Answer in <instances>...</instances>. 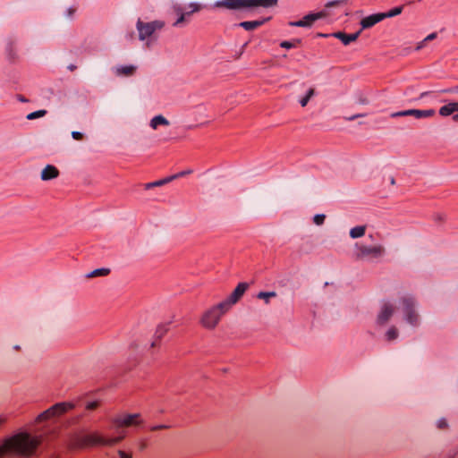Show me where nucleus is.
<instances>
[{"label": "nucleus", "mask_w": 458, "mask_h": 458, "mask_svg": "<svg viewBox=\"0 0 458 458\" xmlns=\"http://www.w3.org/2000/svg\"><path fill=\"white\" fill-rule=\"evenodd\" d=\"M41 443V437L29 433H18L0 444V458L32 456Z\"/></svg>", "instance_id": "nucleus-1"}, {"label": "nucleus", "mask_w": 458, "mask_h": 458, "mask_svg": "<svg viewBox=\"0 0 458 458\" xmlns=\"http://www.w3.org/2000/svg\"><path fill=\"white\" fill-rule=\"evenodd\" d=\"M124 438V432L119 437H107L98 432L89 434L74 433L71 435L66 442V446L70 451L81 450L97 445L111 446Z\"/></svg>", "instance_id": "nucleus-2"}, {"label": "nucleus", "mask_w": 458, "mask_h": 458, "mask_svg": "<svg viewBox=\"0 0 458 458\" xmlns=\"http://www.w3.org/2000/svg\"><path fill=\"white\" fill-rule=\"evenodd\" d=\"M278 0H221L216 3V7L229 10L263 7L269 8L276 5Z\"/></svg>", "instance_id": "nucleus-3"}, {"label": "nucleus", "mask_w": 458, "mask_h": 458, "mask_svg": "<svg viewBox=\"0 0 458 458\" xmlns=\"http://www.w3.org/2000/svg\"><path fill=\"white\" fill-rule=\"evenodd\" d=\"M228 311L222 302L215 304L203 312L200 324L204 328L214 329Z\"/></svg>", "instance_id": "nucleus-4"}, {"label": "nucleus", "mask_w": 458, "mask_h": 458, "mask_svg": "<svg viewBox=\"0 0 458 458\" xmlns=\"http://www.w3.org/2000/svg\"><path fill=\"white\" fill-rule=\"evenodd\" d=\"M75 407V403L72 402H63L58 403L51 406L47 411L40 413L36 421L37 422H42L47 420H50L52 418L59 417L69 411L72 410Z\"/></svg>", "instance_id": "nucleus-5"}, {"label": "nucleus", "mask_w": 458, "mask_h": 458, "mask_svg": "<svg viewBox=\"0 0 458 458\" xmlns=\"http://www.w3.org/2000/svg\"><path fill=\"white\" fill-rule=\"evenodd\" d=\"M112 428L115 429L117 436L119 437L123 431L124 432V437L126 436L125 428L136 426L140 423V415L139 414H123L117 416L113 420Z\"/></svg>", "instance_id": "nucleus-6"}, {"label": "nucleus", "mask_w": 458, "mask_h": 458, "mask_svg": "<svg viewBox=\"0 0 458 458\" xmlns=\"http://www.w3.org/2000/svg\"><path fill=\"white\" fill-rule=\"evenodd\" d=\"M165 23L161 21H154L151 22L144 23L140 20L137 22V29L139 30V38L140 40H145L149 38L156 30H161Z\"/></svg>", "instance_id": "nucleus-7"}, {"label": "nucleus", "mask_w": 458, "mask_h": 458, "mask_svg": "<svg viewBox=\"0 0 458 458\" xmlns=\"http://www.w3.org/2000/svg\"><path fill=\"white\" fill-rule=\"evenodd\" d=\"M357 257L360 259L371 257L378 258L384 255L385 248L382 245L366 246L363 244H356Z\"/></svg>", "instance_id": "nucleus-8"}, {"label": "nucleus", "mask_w": 458, "mask_h": 458, "mask_svg": "<svg viewBox=\"0 0 458 458\" xmlns=\"http://www.w3.org/2000/svg\"><path fill=\"white\" fill-rule=\"evenodd\" d=\"M248 288L249 284L247 283H239L230 296L221 302L230 310L231 308L242 299Z\"/></svg>", "instance_id": "nucleus-9"}, {"label": "nucleus", "mask_w": 458, "mask_h": 458, "mask_svg": "<svg viewBox=\"0 0 458 458\" xmlns=\"http://www.w3.org/2000/svg\"><path fill=\"white\" fill-rule=\"evenodd\" d=\"M403 306V311L406 315L407 321L416 326L419 322V315L415 312L413 310L414 307V301L411 297H405L402 300Z\"/></svg>", "instance_id": "nucleus-10"}, {"label": "nucleus", "mask_w": 458, "mask_h": 458, "mask_svg": "<svg viewBox=\"0 0 458 458\" xmlns=\"http://www.w3.org/2000/svg\"><path fill=\"white\" fill-rule=\"evenodd\" d=\"M326 16H327V13L326 11H321L315 13H310L304 16L301 20L291 22L290 24L296 27H310L314 23V21Z\"/></svg>", "instance_id": "nucleus-11"}, {"label": "nucleus", "mask_w": 458, "mask_h": 458, "mask_svg": "<svg viewBox=\"0 0 458 458\" xmlns=\"http://www.w3.org/2000/svg\"><path fill=\"white\" fill-rule=\"evenodd\" d=\"M386 18L383 13H374L363 18L360 21V25L362 29H369L374 26L375 24L380 22Z\"/></svg>", "instance_id": "nucleus-12"}, {"label": "nucleus", "mask_w": 458, "mask_h": 458, "mask_svg": "<svg viewBox=\"0 0 458 458\" xmlns=\"http://www.w3.org/2000/svg\"><path fill=\"white\" fill-rule=\"evenodd\" d=\"M394 313V307L389 303H385L377 317V321L380 324L386 323Z\"/></svg>", "instance_id": "nucleus-13"}, {"label": "nucleus", "mask_w": 458, "mask_h": 458, "mask_svg": "<svg viewBox=\"0 0 458 458\" xmlns=\"http://www.w3.org/2000/svg\"><path fill=\"white\" fill-rule=\"evenodd\" d=\"M59 175L58 169L52 165H47L41 172V179L43 181H48L56 178Z\"/></svg>", "instance_id": "nucleus-14"}, {"label": "nucleus", "mask_w": 458, "mask_h": 458, "mask_svg": "<svg viewBox=\"0 0 458 458\" xmlns=\"http://www.w3.org/2000/svg\"><path fill=\"white\" fill-rule=\"evenodd\" d=\"M454 112H458V102L448 103L439 109V114L442 116L451 115Z\"/></svg>", "instance_id": "nucleus-15"}, {"label": "nucleus", "mask_w": 458, "mask_h": 458, "mask_svg": "<svg viewBox=\"0 0 458 458\" xmlns=\"http://www.w3.org/2000/svg\"><path fill=\"white\" fill-rule=\"evenodd\" d=\"M359 36V33H353V34H345L344 32H336L334 33V37L340 39L343 44L349 45L351 42H353L357 39Z\"/></svg>", "instance_id": "nucleus-16"}, {"label": "nucleus", "mask_w": 458, "mask_h": 458, "mask_svg": "<svg viewBox=\"0 0 458 458\" xmlns=\"http://www.w3.org/2000/svg\"><path fill=\"white\" fill-rule=\"evenodd\" d=\"M266 20L261 21H242L239 23V26L243 28L246 30H254L264 24Z\"/></svg>", "instance_id": "nucleus-17"}, {"label": "nucleus", "mask_w": 458, "mask_h": 458, "mask_svg": "<svg viewBox=\"0 0 458 458\" xmlns=\"http://www.w3.org/2000/svg\"><path fill=\"white\" fill-rule=\"evenodd\" d=\"M159 125L167 126L169 125V122L162 115H157L153 117L150 121V127L156 130Z\"/></svg>", "instance_id": "nucleus-18"}, {"label": "nucleus", "mask_w": 458, "mask_h": 458, "mask_svg": "<svg viewBox=\"0 0 458 458\" xmlns=\"http://www.w3.org/2000/svg\"><path fill=\"white\" fill-rule=\"evenodd\" d=\"M436 114L434 109H428V110H419L414 109L413 116L417 119L426 118V117H432Z\"/></svg>", "instance_id": "nucleus-19"}, {"label": "nucleus", "mask_w": 458, "mask_h": 458, "mask_svg": "<svg viewBox=\"0 0 458 458\" xmlns=\"http://www.w3.org/2000/svg\"><path fill=\"white\" fill-rule=\"evenodd\" d=\"M135 70L136 68L132 65L123 66L116 69V73L118 75L130 76L134 73Z\"/></svg>", "instance_id": "nucleus-20"}, {"label": "nucleus", "mask_w": 458, "mask_h": 458, "mask_svg": "<svg viewBox=\"0 0 458 458\" xmlns=\"http://www.w3.org/2000/svg\"><path fill=\"white\" fill-rule=\"evenodd\" d=\"M365 232H366V226H364V225L356 226V227H353L352 229H351L350 236L353 239L359 238V237L363 236L365 234Z\"/></svg>", "instance_id": "nucleus-21"}, {"label": "nucleus", "mask_w": 458, "mask_h": 458, "mask_svg": "<svg viewBox=\"0 0 458 458\" xmlns=\"http://www.w3.org/2000/svg\"><path fill=\"white\" fill-rule=\"evenodd\" d=\"M110 274L109 268H98L88 274V278H93L98 276H106Z\"/></svg>", "instance_id": "nucleus-22"}, {"label": "nucleus", "mask_w": 458, "mask_h": 458, "mask_svg": "<svg viewBox=\"0 0 458 458\" xmlns=\"http://www.w3.org/2000/svg\"><path fill=\"white\" fill-rule=\"evenodd\" d=\"M165 332H166V329L164 327H160L157 329L156 335H157V339H156L155 341L152 342V344H151L152 348H155L159 345L160 339L165 334Z\"/></svg>", "instance_id": "nucleus-23"}, {"label": "nucleus", "mask_w": 458, "mask_h": 458, "mask_svg": "<svg viewBox=\"0 0 458 458\" xmlns=\"http://www.w3.org/2000/svg\"><path fill=\"white\" fill-rule=\"evenodd\" d=\"M315 89L313 88L310 89L307 92V94L301 98L300 104L302 107L306 106L309 103L310 99L314 96Z\"/></svg>", "instance_id": "nucleus-24"}, {"label": "nucleus", "mask_w": 458, "mask_h": 458, "mask_svg": "<svg viewBox=\"0 0 458 458\" xmlns=\"http://www.w3.org/2000/svg\"><path fill=\"white\" fill-rule=\"evenodd\" d=\"M276 292H260L258 293L257 297L259 299L264 300L266 303L269 302V299L276 297Z\"/></svg>", "instance_id": "nucleus-25"}, {"label": "nucleus", "mask_w": 458, "mask_h": 458, "mask_svg": "<svg viewBox=\"0 0 458 458\" xmlns=\"http://www.w3.org/2000/svg\"><path fill=\"white\" fill-rule=\"evenodd\" d=\"M47 111L46 110H39V111H36V112H33V113H30L27 115V118L29 120H33V119H37V118H39V117H42L46 114Z\"/></svg>", "instance_id": "nucleus-26"}, {"label": "nucleus", "mask_w": 458, "mask_h": 458, "mask_svg": "<svg viewBox=\"0 0 458 458\" xmlns=\"http://www.w3.org/2000/svg\"><path fill=\"white\" fill-rule=\"evenodd\" d=\"M397 336H398V331L395 327H391L386 333V337H387V340H389V341L394 340Z\"/></svg>", "instance_id": "nucleus-27"}, {"label": "nucleus", "mask_w": 458, "mask_h": 458, "mask_svg": "<svg viewBox=\"0 0 458 458\" xmlns=\"http://www.w3.org/2000/svg\"><path fill=\"white\" fill-rule=\"evenodd\" d=\"M414 109H409L405 111L397 112L392 114L393 117L397 116H413Z\"/></svg>", "instance_id": "nucleus-28"}, {"label": "nucleus", "mask_w": 458, "mask_h": 458, "mask_svg": "<svg viewBox=\"0 0 458 458\" xmlns=\"http://www.w3.org/2000/svg\"><path fill=\"white\" fill-rule=\"evenodd\" d=\"M402 13V7H395L392 10H390L388 13H383L384 15H386V18L393 17L395 15H398Z\"/></svg>", "instance_id": "nucleus-29"}, {"label": "nucleus", "mask_w": 458, "mask_h": 458, "mask_svg": "<svg viewBox=\"0 0 458 458\" xmlns=\"http://www.w3.org/2000/svg\"><path fill=\"white\" fill-rule=\"evenodd\" d=\"M173 180H174V177H167V178H165V179L154 182L153 184H154V187L161 186V185H164V184H165L167 182H172Z\"/></svg>", "instance_id": "nucleus-30"}, {"label": "nucleus", "mask_w": 458, "mask_h": 458, "mask_svg": "<svg viewBox=\"0 0 458 458\" xmlns=\"http://www.w3.org/2000/svg\"><path fill=\"white\" fill-rule=\"evenodd\" d=\"M114 458H132V454L131 453H127L123 450H119L117 452V455Z\"/></svg>", "instance_id": "nucleus-31"}, {"label": "nucleus", "mask_w": 458, "mask_h": 458, "mask_svg": "<svg viewBox=\"0 0 458 458\" xmlns=\"http://www.w3.org/2000/svg\"><path fill=\"white\" fill-rule=\"evenodd\" d=\"M188 8L190 11H187L186 13H189L190 15L193 13L199 12L200 10V5L198 4H191Z\"/></svg>", "instance_id": "nucleus-32"}, {"label": "nucleus", "mask_w": 458, "mask_h": 458, "mask_svg": "<svg viewBox=\"0 0 458 458\" xmlns=\"http://www.w3.org/2000/svg\"><path fill=\"white\" fill-rule=\"evenodd\" d=\"M187 16H189V13H182L177 21L174 23V26H178L182 23Z\"/></svg>", "instance_id": "nucleus-33"}, {"label": "nucleus", "mask_w": 458, "mask_h": 458, "mask_svg": "<svg viewBox=\"0 0 458 458\" xmlns=\"http://www.w3.org/2000/svg\"><path fill=\"white\" fill-rule=\"evenodd\" d=\"M326 216L324 215H316L313 221L316 225H320L324 223Z\"/></svg>", "instance_id": "nucleus-34"}, {"label": "nucleus", "mask_w": 458, "mask_h": 458, "mask_svg": "<svg viewBox=\"0 0 458 458\" xmlns=\"http://www.w3.org/2000/svg\"><path fill=\"white\" fill-rule=\"evenodd\" d=\"M346 4L345 0H337V1H335V2L327 3L326 4V7L328 8V7L336 6V5H340V4Z\"/></svg>", "instance_id": "nucleus-35"}, {"label": "nucleus", "mask_w": 458, "mask_h": 458, "mask_svg": "<svg viewBox=\"0 0 458 458\" xmlns=\"http://www.w3.org/2000/svg\"><path fill=\"white\" fill-rule=\"evenodd\" d=\"M98 406H99V403L97 401H94V402L89 403L86 405V409L89 411H93V410L97 409Z\"/></svg>", "instance_id": "nucleus-36"}, {"label": "nucleus", "mask_w": 458, "mask_h": 458, "mask_svg": "<svg viewBox=\"0 0 458 458\" xmlns=\"http://www.w3.org/2000/svg\"><path fill=\"white\" fill-rule=\"evenodd\" d=\"M280 46L284 48H292L296 47L294 43L289 42V41H283Z\"/></svg>", "instance_id": "nucleus-37"}, {"label": "nucleus", "mask_w": 458, "mask_h": 458, "mask_svg": "<svg viewBox=\"0 0 458 458\" xmlns=\"http://www.w3.org/2000/svg\"><path fill=\"white\" fill-rule=\"evenodd\" d=\"M437 428L439 429H444L447 428V423L445 419H441L437 421Z\"/></svg>", "instance_id": "nucleus-38"}, {"label": "nucleus", "mask_w": 458, "mask_h": 458, "mask_svg": "<svg viewBox=\"0 0 458 458\" xmlns=\"http://www.w3.org/2000/svg\"><path fill=\"white\" fill-rule=\"evenodd\" d=\"M441 92L443 93H458V85L453 88L443 89Z\"/></svg>", "instance_id": "nucleus-39"}, {"label": "nucleus", "mask_w": 458, "mask_h": 458, "mask_svg": "<svg viewBox=\"0 0 458 458\" xmlns=\"http://www.w3.org/2000/svg\"><path fill=\"white\" fill-rule=\"evenodd\" d=\"M72 136L76 140H81L83 139V134L81 132H79V131H72Z\"/></svg>", "instance_id": "nucleus-40"}, {"label": "nucleus", "mask_w": 458, "mask_h": 458, "mask_svg": "<svg viewBox=\"0 0 458 458\" xmlns=\"http://www.w3.org/2000/svg\"><path fill=\"white\" fill-rule=\"evenodd\" d=\"M437 38V33L436 32H433L429 35H428L425 38H424V41H431L433 39H435Z\"/></svg>", "instance_id": "nucleus-41"}, {"label": "nucleus", "mask_w": 458, "mask_h": 458, "mask_svg": "<svg viewBox=\"0 0 458 458\" xmlns=\"http://www.w3.org/2000/svg\"><path fill=\"white\" fill-rule=\"evenodd\" d=\"M191 173V171H183V172H181L179 174H176L174 175H172L171 177H174V180L176 179V178H179L181 176H184L186 174H189Z\"/></svg>", "instance_id": "nucleus-42"}, {"label": "nucleus", "mask_w": 458, "mask_h": 458, "mask_svg": "<svg viewBox=\"0 0 458 458\" xmlns=\"http://www.w3.org/2000/svg\"><path fill=\"white\" fill-rule=\"evenodd\" d=\"M425 43H426V41H424V40L420 41V43L417 44L415 49L420 50L421 48H423L425 47Z\"/></svg>", "instance_id": "nucleus-43"}, {"label": "nucleus", "mask_w": 458, "mask_h": 458, "mask_svg": "<svg viewBox=\"0 0 458 458\" xmlns=\"http://www.w3.org/2000/svg\"><path fill=\"white\" fill-rule=\"evenodd\" d=\"M174 12L179 15H181L182 13H184L182 8L180 6H174Z\"/></svg>", "instance_id": "nucleus-44"}, {"label": "nucleus", "mask_w": 458, "mask_h": 458, "mask_svg": "<svg viewBox=\"0 0 458 458\" xmlns=\"http://www.w3.org/2000/svg\"><path fill=\"white\" fill-rule=\"evenodd\" d=\"M153 187H154L153 182H149V183H147V184L145 185V189H147V190H148V189H150V188H153Z\"/></svg>", "instance_id": "nucleus-45"}, {"label": "nucleus", "mask_w": 458, "mask_h": 458, "mask_svg": "<svg viewBox=\"0 0 458 458\" xmlns=\"http://www.w3.org/2000/svg\"><path fill=\"white\" fill-rule=\"evenodd\" d=\"M6 420L4 416H0V425H2Z\"/></svg>", "instance_id": "nucleus-46"}, {"label": "nucleus", "mask_w": 458, "mask_h": 458, "mask_svg": "<svg viewBox=\"0 0 458 458\" xmlns=\"http://www.w3.org/2000/svg\"><path fill=\"white\" fill-rule=\"evenodd\" d=\"M453 120L458 123V114L453 116Z\"/></svg>", "instance_id": "nucleus-47"}, {"label": "nucleus", "mask_w": 458, "mask_h": 458, "mask_svg": "<svg viewBox=\"0 0 458 458\" xmlns=\"http://www.w3.org/2000/svg\"><path fill=\"white\" fill-rule=\"evenodd\" d=\"M20 100L23 101V102L25 101V99L23 98H20Z\"/></svg>", "instance_id": "nucleus-48"}]
</instances>
